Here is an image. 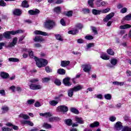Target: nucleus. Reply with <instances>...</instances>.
I'll return each instance as SVG.
<instances>
[{
	"label": "nucleus",
	"mask_w": 131,
	"mask_h": 131,
	"mask_svg": "<svg viewBox=\"0 0 131 131\" xmlns=\"http://www.w3.org/2000/svg\"><path fill=\"white\" fill-rule=\"evenodd\" d=\"M28 53L29 57L32 59L34 58L37 67L40 68L41 67H45V66L48 65V60L42 58L38 59L36 56H34L33 55V51L31 50H30Z\"/></svg>",
	"instance_id": "nucleus-1"
},
{
	"label": "nucleus",
	"mask_w": 131,
	"mask_h": 131,
	"mask_svg": "<svg viewBox=\"0 0 131 131\" xmlns=\"http://www.w3.org/2000/svg\"><path fill=\"white\" fill-rule=\"evenodd\" d=\"M24 31L23 30H17L16 31H6L4 32L3 35L5 38L7 39H11V34L12 35H15L16 34H18V33H23Z\"/></svg>",
	"instance_id": "nucleus-2"
},
{
	"label": "nucleus",
	"mask_w": 131,
	"mask_h": 131,
	"mask_svg": "<svg viewBox=\"0 0 131 131\" xmlns=\"http://www.w3.org/2000/svg\"><path fill=\"white\" fill-rule=\"evenodd\" d=\"M55 27V22L54 21L49 19L45 22L44 27L48 30H52Z\"/></svg>",
	"instance_id": "nucleus-3"
},
{
	"label": "nucleus",
	"mask_w": 131,
	"mask_h": 131,
	"mask_svg": "<svg viewBox=\"0 0 131 131\" xmlns=\"http://www.w3.org/2000/svg\"><path fill=\"white\" fill-rule=\"evenodd\" d=\"M76 29L74 30H70L68 31L69 34H73V35H75L77 33H78V29H82L83 28V25L81 23L77 24L75 26Z\"/></svg>",
	"instance_id": "nucleus-4"
},
{
	"label": "nucleus",
	"mask_w": 131,
	"mask_h": 131,
	"mask_svg": "<svg viewBox=\"0 0 131 131\" xmlns=\"http://www.w3.org/2000/svg\"><path fill=\"white\" fill-rule=\"evenodd\" d=\"M58 112H61L63 114H65L66 112H68V107L66 106V105H59L57 107L56 109Z\"/></svg>",
	"instance_id": "nucleus-5"
},
{
	"label": "nucleus",
	"mask_w": 131,
	"mask_h": 131,
	"mask_svg": "<svg viewBox=\"0 0 131 131\" xmlns=\"http://www.w3.org/2000/svg\"><path fill=\"white\" fill-rule=\"evenodd\" d=\"M30 89L31 90H33V91H36L37 90H40L42 89V86L39 84H36L34 83H31L29 85Z\"/></svg>",
	"instance_id": "nucleus-6"
},
{
	"label": "nucleus",
	"mask_w": 131,
	"mask_h": 131,
	"mask_svg": "<svg viewBox=\"0 0 131 131\" xmlns=\"http://www.w3.org/2000/svg\"><path fill=\"white\" fill-rule=\"evenodd\" d=\"M39 13H40V11L37 9L30 10L28 11V14L29 15H31L32 16H35L36 15H38Z\"/></svg>",
	"instance_id": "nucleus-7"
},
{
	"label": "nucleus",
	"mask_w": 131,
	"mask_h": 131,
	"mask_svg": "<svg viewBox=\"0 0 131 131\" xmlns=\"http://www.w3.org/2000/svg\"><path fill=\"white\" fill-rule=\"evenodd\" d=\"M114 17V13L111 12V13L107 15L103 19V22L107 23L109 20L112 19Z\"/></svg>",
	"instance_id": "nucleus-8"
},
{
	"label": "nucleus",
	"mask_w": 131,
	"mask_h": 131,
	"mask_svg": "<svg viewBox=\"0 0 131 131\" xmlns=\"http://www.w3.org/2000/svg\"><path fill=\"white\" fill-rule=\"evenodd\" d=\"M12 14L14 16H20L22 15V10L20 9H15L12 11Z\"/></svg>",
	"instance_id": "nucleus-9"
},
{
	"label": "nucleus",
	"mask_w": 131,
	"mask_h": 131,
	"mask_svg": "<svg viewBox=\"0 0 131 131\" xmlns=\"http://www.w3.org/2000/svg\"><path fill=\"white\" fill-rule=\"evenodd\" d=\"M34 34L43 35V36H49V34L47 32H42L41 31L36 30L34 31Z\"/></svg>",
	"instance_id": "nucleus-10"
},
{
	"label": "nucleus",
	"mask_w": 131,
	"mask_h": 131,
	"mask_svg": "<svg viewBox=\"0 0 131 131\" xmlns=\"http://www.w3.org/2000/svg\"><path fill=\"white\" fill-rule=\"evenodd\" d=\"M115 127L116 130H120L123 127V126H122L121 122L118 121L116 122Z\"/></svg>",
	"instance_id": "nucleus-11"
},
{
	"label": "nucleus",
	"mask_w": 131,
	"mask_h": 131,
	"mask_svg": "<svg viewBox=\"0 0 131 131\" xmlns=\"http://www.w3.org/2000/svg\"><path fill=\"white\" fill-rule=\"evenodd\" d=\"M70 80V78L69 77H67L63 79V84L66 86H70L71 85V83L69 82Z\"/></svg>",
	"instance_id": "nucleus-12"
},
{
	"label": "nucleus",
	"mask_w": 131,
	"mask_h": 131,
	"mask_svg": "<svg viewBox=\"0 0 131 131\" xmlns=\"http://www.w3.org/2000/svg\"><path fill=\"white\" fill-rule=\"evenodd\" d=\"M40 116H42L43 117H46V118H49V117H51L53 116V114L51 113L47 112L45 113H40L39 114Z\"/></svg>",
	"instance_id": "nucleus-13"
},
{
	"label": "nucleus",
	"mask_w": 131,
	"mask_h": 131,
	"mask_svg": "<svg viewBox=\"0 0 131 131\" xmlns=\"http://www.w3.org/2000/svg\"><path fill=\"white\" fill-rule=\"evenodd\" d=\"M72 89H73L74 92H79V91H81V90L83 89V86L82 85H78L74 86Z\"/></svg>",
	"instance_id": "nucleus-14"
},
{
	"label": "nucleus",
	"mask_w": 131,
	"mask_h": 131,
	"mask_svg": "<svg viewBox=\"0 0 131 131\" xmlns=\"http://www.w3.org/2000/svg\"><path fill=\"white\" fill-rule=\"evenodd\" d=\"M82 67H84L83 71H84V72H90L92 69V67H91L90 64H85L82 66Z\"/></svg>",
	"instance_id": "nucleus-15"
},
{
	"label": "nucleus",
	"mask_w": 131,
	"mask_h": 131,
	"mask_svg": "<svg viewBox=\"0 0 131 131\" xmlns=\"http://www.w3.org/2000/svg\"><path fill=\"white\" fill-rule=\"evenodd\" d=\"M0 76L2 78H3L4 79H7V78H9V76H10V75H9V74L7 72H1Z\"/></svg>",
	"instance_id": "nucleus-16"
},
{
	"label": "nucleus",
	"mask_w": 131,
	"mask_h": 131,
	"mask_svg": "<svg viewBox=\"0 0 131 131\" xmlns=\"http://www.w3.org/2000/svg\"><path fill=\"white\" fill-rule=\"evenodd\" d=\"M45 39L42 38L40 36H36L35 38H34V41L37 42H41L45 41Z\"/></svg>",
	"instance_id": "nucleus-17"
},
{
	"label": "nucleus",
	"mask_w": 131,
	"mask_h": 131,
	"mask_svg": "<svg viewBox=\"0 0 131 131\" xmlns=\"http://www.w3.org/2000/svg\"><path fill=\"white\" fill-rule=\"evenodd\" d=\"M21 124H28L30 126H33L34 125V124L32 122L28 120H22L21 121Z\"/></svg>",
	"instance_id": "nucleus-18"
},
{
	"label": "nucleus",
	"mask_w": 131,
	"mask_h": 131,
	"mask_svg": "<svg viewBox=\"0 0 131 131\" xmlns=\"http://www.w3.org/2000/svg\"><path fill=\"white\" fill-rule=\"evenodd\" d=\"M72 123L73 121L71 119H67L64 120V123L68 125V126H71V125H72Z\"/></svg>",
	"instance_id": "nucleus-19"
},
{
	"label": "nucleus",
	"mask_w": 131,
	"mask_h": 131,
	"mask_svg": "<svg viewBox=\"0 0 131 131\" xmlns=\"http://www.w3.org/2000/svg\"><path fill=\"white\" fill-rule=\"evenodd\" d=\"M100 125V123L98 121H95L93 123L90 124V127L94 128V127H98Z\"/></svg>",
	"instance_id": "nucleus-20"
},
{
	"label": "nucleus",
	"mask_w": 131,
	"mask_h": 131,
	"mask_svg": "<svg viewBox=\"0 0 131 131\" xmlns=\"http://www.w3.org/2000/svg\"><path fill=\"white\" fill-rule=\"evenodd\" d=\"M70 64V61L68 60H63L61 62V66L62 67H66V66H68Z\"/></svg>",
	"instance_id": "nucleus-21"
},
{
	"label": "nucleus",
	"mask_w": 131,
	"mask_h": 131,
	"mask_svg": "<svg viewBox=\"0 0 131 131\" xmlns=\"http://www.w3.org/2000/svg\"><path fill=\"white\" fill-rule=\"evenodd\" d=\"M49 120L50 122H53L54 121H58V120H60V118L57 117H52L49 118Z\"/></svg>",
	"instance_id": "nucleus-22"
},
{
	"label": "nucleus",
	"mask_w": 131,
	"mask_h": 131,
	"mask_svg": "<svg viewBox=\"0 0 131 131\" xmlns=\"http://www.w3.org/2000/svg\"><path fill=\"white\" fill-rule=\"evenodd\" d=\"M101 10H99L97 9H92V14L93 15H101Z\"/></svg>",
	"instance_id": "nucleus-23"
},
{
	"label": "nucleus",
	"mask_w": 131,
	"mask_h": 131,
	"mask_svg": "<svg viewBox=\"0 0 131 131\" xmlns=\"http://www.w3.org/2000/svg\"><path fill=\"white\" fill-rule=\"evenodd\" d=\"M70 111L72 113H74V114H79V111L75 107H71L70 108Z\"/></svg>",
	"instance_id": "nucleus-24"
},
{
	"label": "nucleus",
	"mask_w": 131,
	"mask_h": 131,
	"mask_svg": "<svg viewBox=\"0 0 131 131\" xmlns=\"http://www.w3.org/2000/svg\"><path fill=\"white\" fill-rule=\"evenodd\" d=\"M18 117L23 118L24 119H29V116L25 114H20L19 115Z\"/></svg>",
	"instance_id": "nucleus-25"
},
{
	"label": "nucleus",
	"mask_w": 131,
	"mask_h": 131,
	"mask_svg": "<svg viewBox=\"0 0 131 131\" xmlns=\"http://www.w3.org/2000/svg\"><path fill=\"white\" fill-rule=\"evenodd\" d=\"M131 28V25L128 24L121 25L119 27L120 29H127V28Z\"/></svg>",
	"instance_id": "nucleus-26"
},
{
	"label": "nucleus",
	"mask_w": 131,
	"mask_h": 131,
	"mask_svg": "<svg viewBox=\"0 0 131 131\" xmlns=\"http://www.w3.org/2000/svg\"><path fill=\"white\" fill-rule=\"evenodd\" d=\"M100 58H101V59H103V60H109V59H110V57L107 56V54L106 53H102L100 56Z\"/></svg>",
	"instance_id": "nucleus-27"
},
{
	"label": "nucleus",
	"mask_w": 131,
	"mask_h": 131,
	"mask_svg": "<svg viewBox=\"0 0 131 131\" xmlns=\"http://www.w3.org/2000/svg\"><path fill=\"white\" fill-rule=\"evenodd\" d=\"M42 127L46 129H49V128H52V125L48 124V123H44L42 125Z\"/></svg>",
	"instance_id": "nucleus-28"
},
{
	"label": "nucleus",
	"mask_w": 131,
	"mask_h": 131,
	"mask_svg": "<svg viewBox=\"0 0 131 131\" xmlns=\"http://www.w3.org/2000/svg\"><path fill=\"white\" fill-rule=\"evenodd\" d=\"M74 90L72 88L70 89V90H68V96L70 97V98L72 97L73 96V93H74Z\"/></svg>",
	"instance_id": "nucleus-29"
},
{
	"label": "nucleus",
	"mask_w": 131,
	"mask_h": 131,
	"mask_svg": "<svg viewBox=\"0 0 131 131\" xmlns=\"http://www.w3.org/2000/svg\"><path fill=\"white\" fill-rule=\"evenodd\" d=\"M58 103H59V101L52 100L49 101L50 105H51V106H53V107L56 106Z\"/></svg>",
	"instance_id": "nucleus-30"
},
{
	"label": "nucleus",
	"mask_w": 131,
	"mask_h": 131,
	"mask_svg": "<svg viewBox=\"0 0 131 131\" xmlns=\"http://www.w3.org/2000/svg\"><path fill=\"white\" fill-rule=\"evenodd\" d=\"M118 62V60H117V59L115 58H112L111 60V63L112 64V65H113V66H115V65L117 64Z\"/></svg>",
	"instance_id": "nucleus-31"
},
{
	"label": "nucleus",
	"mask_w": 131,
	"mask_h": 131,
	"mask_svg": "<svg viewBox=\"0 0 131 131\" xmlns=\"http://www.w3.org/2000/svg\"><path fill=\"white\" fill-rule=\"evenodd\" d=\"M21 6L23 8H29V5H28V2L26 0H25L22 2Z\"/></svg>",
	"instance_id": "nucleus-32"
},
{
	"label": "nucleus",
	"mask_w": 131,
	"mask_h": 131,
	"mask_svg": "<svg viewBox=\"0 0 131 131\" xmlns=\"http://www.w3.org/2000/svg\"><path fill=\"white\" fill-rule=\"evenodd\" d=\"M57 73L60 74L61 75H64L66 73L65 70L63 69H59L57 70Z\"/></svg>",
	"instance_id": "nucleus-33"
},
{
	"label": "nucleus",
	"mask_w": 131,
	"mask_h": 131,
	"mask_svg": "<svg viewBox=\"0 0 131 131\" xmlns=\"http://www.w3.org/2000/svg\"><path fill=\"white\" fill-rule=\"evenodd\" d=\"M1 109L3 111L2 113H6V112H8V111H9V107L6 105L2 106Z\"/></svg>",
	"instance_id": "nucleus-34"
},
{
	"label": "nucleus",
	"mask_w": 131,
	"mask_h": 131,
	"mask_svg": "<svg viewBox=\"0 0 131 131\" xmlns=\"http://www.w3.org/2000/svg\"><path fill=\"white\" fill-rule=\"evenodd\" d=\"M54 11L55 13H56V14H61V7H55L54 9Z\"/></svg>",
	"instance_id": "nucleus-35"
},
{
	"label": "nucleus",
	"mask_w": 131,
	"mask_h": 131,
	"mask_svg": "<svg viewBox=\"0 0 131 131\" xmlns=\"http://www.w3.org/2000/svg\"><path fill=\"white\" fill-rule=\"evenodd\" d=\"M64 93H65V91L60 90L59 92H57V94L58 95L59 98H61L64 97Z\"/></svg>",
	"instance_id": "nucleus-36"
},
{
	"label": "nucleus",
	"mask_w": 131,
	"mask_h": 131,
	"mask_svg": "<svg viewBox=\"0 0 131 131\" xmlns=\"http://www.w3.org/2000/svg\"><path fill=\"white\" fill-rule=\"evenodd\" d=\"M82 12H83L84 14H90V13H91V10L89 8H83L82 9Z\"/></svg>",
	"instance_id": "nucleus-37"
},
{
	"label": "nucleus",
	"mask_w": 131,
	"mask_h": 131,
	"mask_svg": "<svg viewBox=\"0 0 131 131\" xmlns=\"http://www.w3.org/2000/svg\"><path fill=\"white\" fill-rule=\"evenodd\" d=\"M55 37L57 40H59L60 41H63V38H62V36L60 34H55Z\"/></svg>",
	"instance_id": "nucleus-38"
},
{
	"label": "nucleus",
	"mask_w": 131,
	"mask_h": 131,
	"mask_svg": "<svg viewBox=\"0 0 131 131\" xmlns=\"http://www.w3.org/2000/svg\"><path fill=\"white\" fill-rule=\"evenodd\" d=\"M95 45L94 43H90L87 45V48L85 49V51H88L91 48H93L94 47Z\"/></svg>",
	"instance_id": "nucleus-39"
},
{
	"label": "nucleus",
	"mask_w": 131,
	"mask_h": 131,
	"mask_svg": "<svg viewBox=\"0 0 131 131\" xmlns=\"http://www.w3.org/2000/svg\"><path fill=\"white\" fill-rule=\"evenodd\" d=\"M75 120L78 123H80V124H82V123H83V120H82L81 118L77 117L76 118Z\"/></svg>",
	"instance_id": "nucleus-40"
},
{
	"label": "nucleus",
	"mask_w": 131,
	"mask_h": 131,
	"mask_svg": "<svg viewBox=\"0 0 131 131\" xmlns=\"http://www.w3.org/2000/svg\"><path fill=\"white\" fill-rule=\"evenodd\" d=\"M94 1L95 0H88V4L91 8H94Z\"/></svg>",
	"instance_id": "nucleus-41"
},
{
	"label": "nucleus",
	"mask_w": 131,
	"mask_h": 131,
	"mask_svg": "<svg viewBox=\"0 0 131 131\" xmlns=\"http://www.w3.org/2000/svg\"><path fill=\"white\" fill-rule=\"evenodd\" d=\"M113 83L115 85H123V84H124V83L123 82H118V81H114Z\"/></svg>",
	"instance_id": "nucleus-42"
},
{
	"label": "nucleus",
	"mask_w": 131,
	"mask_h": 131,
	"mask_svg": "<svg viewBox=\"0 0 131 131\" xmlns=\"http://www.w3.org/2000/svg\"><path fill=\"white\" fill-rule=\"evenodd\" d=\"M2 131H13V128H11L8 127H3L2 128Z\"/></svg>",
	"instance_id": "nucleus-43"
},
{
	"label": "nucleus",
	"mask_w": 131,
	"mask_h": 131,
	"mask_svg": "<svg viewBox=\"0 0 131 131\" xmlns=\"http://www.w3.org/2000/svg\"><path fill=\"white\" fill-rule=\"evenodd\" d=\"M104 99H105L106 100H111V99H112V96H111V94H105Z\"/></svg>",
	"instance_id": "nucleus-44"
},
{
	"label": "nucleus",
	"mask_w": 131,
	"mask_h": 131,
	"mask_svg": "<svg viewBox=\"0 0 131 131\" xmlns=\"http://www.w3.org/2000/svg\"><path fill=\"white\" fill-rule=\"evenodd\" d=\"M101 11V13L102 14H106V13H108L110 11V8H106V9H104Z\"/></svg>",
	"instance_id": "nucleus-45"
},
{
	"label": "nucleus",
	"mask_w": 131,
	"mask_h": 131,
	"mask_svg": "<svg viewBox=\"0 0 131 131\" xmlns=\"http://www.w3.org/2000/svg\"><path fill=\"white\" fill-rule=\"evenodd\" d=\"M8 60L9 62H19V59L15 58H9Z\"/></svg>",
	"instance_id": "nucleus-46"
},
{
	"label": "nucleus",
	"mask_w": 131,
	"mask_h": 131,
	"mask_svg": "<svg viewBox=\"0 0 131 131\" xmlns=\"http://www.w3.org/2000/svg\"><path fill=\"white\" fill-rule=\"evenodd\" d=\"M34 102H35L34 99H31L27 101V104H28V105H32V104H34Z\"/></svg>",
	"instance_id": "nucleus-47"
},
{
	"label": "nucleus",
	"mask_w": 131,
	"mask_h": 131,
	"mask_svg": "<svg viewBox=\"0 0 131 131\" xmlns=\"http://www.w3.org/2000/svg\"><path fill=\"white\" fill-rule=\"evenodd\" d=\"M42 82L43 83H45L46 82H49V81H50V80H51V78H48V77H45L42 79Z\"/></svg>",
	"instance_id": "nucleus-48"
},
{
	"label": "nucleus",
	"mask_w": 131,
	"mask_h": 131,
	"mask_svg": "<svg viewBox=\"0 0 131 131\" xmlns=\"http://www.w3.org/2000/svg\"><path fill=\"white\" fill-rule=\"evenodd\" d=\"M54 82L56 85H61V81L58 79H55Z\"/></svg>",
	"instance_id": "nucleus-49"
},
{
	"label": "nucleus",
	"mask_w": 131,
	"mask_h": 131,
	"mask_svg": "<svg viewBox=\"0 0 131 131\" xmlns=\"http://www.w3.org/2000/svg\"><path fill=\"white\" fill-rule=\"evenodd\" d=\"M45 70L47 73H50L53 71V70H52V69H51V68H50L49 66H47L46 67Z\"/></svg>",
	"instance_id": "nucleus-50"
},
{
	"label": "nucleus",
	"mask_w": 131,
	"mask_h": 131,
	"mask_svg": "<svg viewBox=\"0 0 131 131\" xmlns=\"http://www.w3.org/2000/svg\"><path fill=\"white\" fill-rule=\"evenodd\" d=\"M72 14H73V11H69L66 13V15L67 16V17H72Z\"/></svg>",
	"instance_id": "nucleus-51"
},
{
	"label": "nucleus",
	"mask_w": 131,
	"mask_h": 131,
	"mask_svg": "<svg viewBox=\"0 0 131 131\" xmlns=\"http://www.w3.org/2000/svg\"><path fill=\"white\" fill-rule=\"evenodd\" d=\"M107 53L108 54V55H111L112 56L114 55V51H113V50L112 49H108L107 50Z\"/></svg>",
	"instance_id": "nucleus-52"
},
{
	"label": "nucleus",
	"mask_w": 131,
	"mask_h": 131,
	"mask_svg": "<svg viewBox=\"0 0 131 131\" xmlns=\"http://www.w3.org/2000/svg\"><path fill=\"white\" fill-rule=\"evenodd\" d=\"M37 81H39L38 79H32L29 80V82H31V83H36Z\"/></svg>",
	"instance_id": "nucleus-53"
},
{
	"label": "nucleus",
	"mask_w": 131,
	"mask_h": 131,
	"mask_svg": "<svg viewBox=\"0 0 131 131\" xmlns=\"http://www.w3.org/2000/svg\"><path fill=\"white\" fill-rule=\"evenodd\" d=\"M85 38L87 40H92V39H94V37L92 35H87L85 36Z\"/></svg>",
	"instance_id": "nucleus-54"
},
{
	"label": "nucleus",
	"mask_w": 131,
	"mask_h": 131,
	"mask_svg": "<svg viewBox=\"0 0 131 131\" xmlns=\"http://www.w3.org/2000/svg\"><path fill=\"white\" fill-rule=\"evenodd\" d=\"M7 6V4L4 1V0L0 1V6L1 7H6Z\"/></svg>",
	"instance_id": "nucleus-55"
},
{
	"label": "nucleus",
	"mask_w": 131,
	"mask_h": 131,
	"mask_svg": "<svg viewBox=\"0 0 131 131\" xmlns=\"http://www.w3.org/2000/svg\"><path fill=\"white\" fill-rule=\"evenodd\" d=\"M108 6V3L105 1H102L101 2L100 7H106Z\"/></svg>",
	"instance_id": "nucleus-56"
},
{
	"label": "nucleus",
	"mask_w": 131,
	"mask_h": 131,
	"mask_svg": "<svg viewBox=\"0 0 131 131\" xmlns=\"http://www.w3.org/2000/svg\"><path fill=\"white\" fill-rule=\"evenodd\" d=\"M125 20L126 21H129L131 20V14L130 15H127L124 17Z\"/></svg>",
	"instance_id": "nucleus-57"
},
{
	"label": "nucleus",
	"mask_w": 131,
	"mask_h": 131,
	"mask_svg": "<svg viewBox=\"0 0 131 131\" xmlns=\"http://www.w3.org/2000/svg\"><path fill=\"white\" fill-rule=\"evenodd\" d=\"M121 13L122 14H124L125 13H126V12H127V8L124 7V8H122V9L120 11Z\"/></svg>",
	"instance_id": "nucleus-58"
},
{
	"label": "nucleus",
	"mask_w": 131,
	"mask_h": 131,
	"mask_svg": "<svg viewBox=\"0 0 131 131\" xmlns=\"http://www.w3.org/2000/svg\"><path fill=\"white\" fill-rule=\"evenodd\" d=\"M60 24L62 26H66V22H65V20H64V18H61L60 19Z\"/></svg>",
	"instance_id": "nucleus-59"
},
{
	"label": "nucleus",
	"mask_w": 131,
	"mask_h": 131,
	"mask_svg": "<svg viewBox=\"0 0 131 131\" xmlns=\"http://www.w3.org/2000/svg\"><path fill=\"white\" fill-rule=\"evenodd\" d=\"M122 131H131V127H129L128 126L124 127Z\"/></svg>",
	"instance_id": "nucleus-60"
},
{
	"label": "nucleus",
	"mask_w": 131,
	"mask_h": 131,
	"mask_svg": "<svg viewBox=\"0 0 131 131\" xmlns=\"http://www.w3.org/2000/svg\"><path fill=\"white\" fill-rule=\"evenodd\" d=\"M126 32V31L124 30H120V32L118 33L119 35H121V36H122L123 34H125Z\"/></svg>",
	"instance_id": "nucleus-61"
},
{
	"label": "nucleus",
	"mask_w": 131,
	"mask_h": 131,
	"mask_svg": "<svg viewBox=\"0 0 131 131\" xmlns=\"http://www.w3.org/2000/svg\"><path fill=\"white\" fill-rule=\"evenodd\" d=\"M92 29L93 32L94 33V34H98V31H97V28L96 27H93Z\"/></svg>",
	"instance_id": "nucleus-62"
},
{
	"label": "nucleus",
	"mask_w": 131,
	"mask_h": 131,
	"mask_svg": "<svg viewBox=\"0 0 131 131\" xmlns=\"http://www.w3.org/2000/svg\"><path fill=\"white\" fill-rule=\"evenodd\" d=\"M102 0H97L96 3L97 7H101V2Z\"/></svg>",
	"instance_id": "nucleus-63"
},
{
	"label": "nucleus",
	"mask_w": 131,
	"mask_h": 131,
	"mask_svg": "<svg viewBox=\"0 0 131 131\" xmlns=\"http://www.w3.org/2000/svg\"><path fill=\"white\" fill-rule=\"evenodd\" d=\"M110 120L112 121V122H114V121L116 120V117L114 116H112L110 118Z\"/></svg>",
	"instance_id": "nucleus-64"
}]
</instances>
